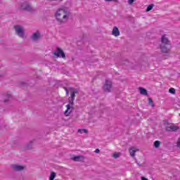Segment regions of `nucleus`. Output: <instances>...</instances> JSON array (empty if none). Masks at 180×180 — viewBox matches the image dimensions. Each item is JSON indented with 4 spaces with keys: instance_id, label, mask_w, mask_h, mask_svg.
Returning a JSON list of instances; mask_svg holds the SVG:
<instances>
[{
    "instance_id": "1",
    "label": "nucleus",
    "mask_w": 180,
    "mask_h": 180,
    "mask_svg": "<svg viewBox=\"0 0 180 180\" xmlns=\"http://www.w3.org/2000/svg\"><path fill=\"white\" fill-rule=\"evenodd\" d=\"M68 15H70V11H68V8H65L57 11L55 16L59 23H65L68 20Z\"/></svg>"
},
{
    "instance_id": "2",
    "label": "nucleus",
    "mask_w": 180,
    "mask_h": 180,
    "mask_svg": "<svg viewBox=\"0 0 180 180\" xmlns=\"http://www.w3.org/2000/svg\"><path fill=\"white\" fill-rule=\"evenodd\" d=\"M171 47V43L168 38L165 35H162L161 38V44L160 45V49L162 53H169V48Z\"/></svg>"
},
{
    "instance_id": "3",
    "label": "nucleus",
    "mask_w": 180,
    "mask_h": 180,
    "mask_svg": "<svg viewBox=\"0 0 180 180\" xmlns=\"http://www.w3.org/2000/svg\"><path fill=\"white\" fill-rule=\"evenodd\" d=\"M20 9H22V11H26V12H30V13H34V12H36V11L33 9V7H32L30 3L27 1L21 3Z\"/></svg>"
},
{
    "instance_id": "4",
    "label": "nucleus",
    "mask_w": 180,
    "mask_h": 180,
    "mask_svg": "<svg viewBox=\"0 0 180 180\" xmlns=\"http://www.w3.org/2000/svg\"><path fill=\"white\" fill-rule=\"evenodd\" d=\"M69 91L70 92V97H69V101L71 105H74V101H75V94H78V91L74 87H69Z\"/></svg>"
},
{
    "instance_id": "5",
    "label": "nucleus",
    "mask_w": 180,
    "mask_h": 180,
    "mask_svg": "<svg viewBox=\"0 0 180 180\" xmlns=\"http://www.w3.org/2000/svg\"><path fill=\"white\" fill-rule=\"evenodd\" d=\"M15 33L20 37L21 39L25 38V31L23 30V28L20 25H15L14 27Z\"/></svg>"
},
{
    "instance_id": "6",
    "label": "nucleus",
    "mask_w": 180,
    "mask_h": 180,
    "mask_svg": "<svg viewBox=\"0 0 180 180\" xmlns=\"http://www.w3.org/2000/svg\"><path fill=\"white\" fill-rule=\"evenodd\" d=\"M53 56H55L56 58H58L60 57L65 58V53H64V51H63L60 47L56 48V51L53 53Z\"/></svg>"
},
{
    "instance_id": "7",
    "label": "nucleus",
    "mask_w": 180,
    "mask_h": 180,
    "mask_svg": "<svg viewBox=\"0 0 180 180\" xmlns=\"http://www.w3.org/2000/svg\"><path fill=\"white\" fill-rule=\"evenodd\" d=\"M112 89V82L106 79L105 83L103 87V89L105 92H110V89Z\"/></svg>"
},
{
    "instance_id": "8",
    "label": "nucleus",
    "mask_w": 180,
    "mask_h": 180,
    "mask_svg": "<svg viewBox=\"0 0 180 180\" xmlns=\"http://www.w3.org/2000/svg\"><path fill=\"white\" fill-rule=\"evenodd\" d=\"M41 39V34L39 31H37L36 32L32 34V36L31 37V39L32 41H37Z\"/></svg>"
},
{
    "instance_id": "9",
    "label": "nucleus",
    "mask_w": 180,
    "mask_h": 180,
    "mask_svg": "<svg viewBox=\"0 0 180 180\" xmlns=\"http://www.w3.org/2000/svg\"><path fill=\"white\" fill-rule=\"evenodd\" d=\"M167 131H176L178 130V127L174 125V124H169L166 127Z\"/></svg>"
},
{
    "instance_id": "10",
    "label": "nucleus",
    "mask_w": 180,
    "mask_h": 180,
    "mask_svg": "<svg viewBox=\"0 0 180 180\" xmlns=\"http://www.w3.org/2000/svg\"><path fill=\"white\" fill-rule=\"evenodd\" d=\"M11 168L13 169V171L16 172L23 171V169H25V167L19 165H13Z\"/></svg>"
},
{
    "instance_id": "11",
    "label": "nucleus",
    "mask_w": 180,
    "mask_h": 180,
    "mask_svg": "<svg viewBox=\"0 0 180 180\" xmlns=\"http://www.w3.org/2000/svg\"><path fill=\"white\" fill-rule=\"evenodd\" d=\"M112 34L113 36H115V37H117V36H120V31H119V28H117V27H114Z\"/></svg>"
},
{
    "instance_id": "12",
    "label": "nucleus",
    "mask_w": 180,
    "mask_h": 180,
    "mask_svg": "<svg viewBox=\"0 0 180 180\" xmlns=\"http://www.w3.org/2000/svg\"><path fill=\"white\" fill-rule=\"evenodd\" d=\"M139 90L140 91L141 95H144L145 96H148V92H147V89L143 87H139Z\"/></svg>"
},
{
    "instance_id": "13",
    "label": "nucleus",
    "mask_w": 180,
    "mask_h": 180,
    "mask_svg": "<svg viewBox=\"0 0 180 180\" xmlns=\"http://www.w3.org/2000/svg\"><path fill=\"white\" fill-rule=\"evenodd\" d=\"M35 140L31 141L28 144L25 146V150H32L33 148V144Z\"/></svg>"
},
{
    "instance_id": "14",
    "label": "nucleus",
    "mask_w": 180,
    "mask_h": 180,
    "mask_svg": "<svg viewBox=\"0 0 180 180\" xmlns=\"http://www.w3.org/2000/svg\"><path fill=\"white\" fill-rule=\"evenodd\" d=\"M72 160H73V161H84V156L77 155L72 158Z\"/></svg>"
},
{
    "instance_id": "15",
    "label": "nucleus",
    "mask_w": 180,
    "mask_h": 180,
    "mask_svg": "<svg viewBox=\"0 0 180 180\" xmlns=\"http://www.w3.org/2000/svg\"><path fill=\"white\" fill-rule=\"evenodd\" d=\"M77 133H80V134H82L83 133L88 134L89 131H88V129H79L77 130Z\"/></svg>"
},
{
    "instance_id": "16",
    "label": "nucleus",
    "mask_w": 180,
    "mask_h": 180,
    "mask_svg": "<svg viewBox=\"0 0 180 180\" xmlns=\"http://www.w3.org/2000/svg\"><path fill=\"white\" fill-rule=\"evenodd\" d=\"M136 149L134 148H131L129 149V153L131 155V157H134V155H136Z\"/></svg>"
},
{
    "instance_id": "17",
    "label": "nucleus",
    "mask_w": 180,
    "mask_h": 180,
    "mask_svg": "<svg viewBox=\"0 0 180 180\" xmlns=\"http://www.w3.org/2000/svg\"><path fill=\"white\" fill-rule=\"evenodd\" d=\"M19 86L20 88H23V89H25V88H27L28 84L26 82H21L19 84Z\"/></svg>"
},
{
    "instance_id": "18",
    "label": "nucleus",
    "mask_w": 180,
    "mask_h": 180,
    "mask_svg": "<svg viewBox=\"0 0 180 180\" xmlns=\"http://www.w3.org/2000/svg\"><path fill=\"white\" fill-rule=\"evenodd\" d=\"M74 104H71L70 101H69V104H68L66 105L67 110L64 112V113H68V111L70 110L71 107Z\"/></svg>"
},
{
    "instance_id": "19",
    "label": "nucleus",
    "mask_w": 180,
    "mask_h": 180,
    "mask_svg": "<svg viewBox=\"0 0 180 180\" xmlns=\"http://www.w3.org/2000/svg\"><path fill=\"white\" fill-rule=\"evenodd\" d=\"M162 143L161 141H155L154 142V147L155 148H160V146H161Z\"/></svg>"
},
{
    "instance_id": "20",
    "label": "nucleus",
    "mask_w": 180,
    "mask_h": 180,
    "mask_svg": "<svg viewBox=\"0 0 180 180\" xmlns=\"http://www.w3.org/2000/svg\"><path fill=\"white\" fill-rule=\"evenodd\" d=\"M62 117L63 119V120H68V119H70V113H64L63 115H62Z\"/></svg>"
},
{
    "instance_id": "21",
    "label": "nucleus",
    "mask_w": 180,
    "mask_h": 180,
    "mask_svg": "<svg viewBox=\"0 0 180 180\" xmlns=\"http://www.w3.org/2000/svg\"><path fill=\"white\" fill-rule=\"evenodd\" d=\"M56 175L57 174H56V172H51V174H50V176H49V180H54Z\"/></svg>"
},
{
    "instance_id": "22",
    "label": "nucleus",
    "mask_w": 180,
    "mask_h": 180,
    "mask_svg": "<svg viewBox=\"0 0 180 180\" xmlns=\"http://www.w3.org/2000/svg\"><path fill=\"white\" fill-rule=\"evenodd\" d=\"M153 8H154V4H150L149 6H148L147 8H146V12H150V11L153 10Z\"/></svg>"
},
{
    "instance_id": "23",
    "label": "nucleus",
    "mask_w": 180,
    "mask_h": 180,
    "mask_svg": "<svg viewBox=\"0 0 180 180\" xmlns=\"http://www.w3.org/2000/svg\"><path fill=\"white\" fill-rule=\"evenodd\" d=\"M6 97L7 98L6 99H4V103H7V102H9V98H11V94H6Z\"/></svg>"
},
{
    "instance_id": "24",
    "label": "nucleus",
    "mask_w": 180,
    "mask_h": 180,
    "mask_svg": "<svg viewBox=\"0 0 180 180\" xmlns=\"http://www.w3.org/2000/svg\"><path fill=\"white\" fill-rule=\"evenodd\" d=\"M148 103H149V105H150V106H152V108H154V101H153V98H149Z\"/></svg>"
},
{
    "instance_id": "25",
    "label": "nucleus",
    "mask_w": 180,
    "mask_h": 180,
    "mask_svg": "<svg viewBox=\"0 0 180 180\" xmlns=\"http://www.w3.org/2000/svg\"><path fill=\"white\" fill-rule=\"evenodd\" d=\"M169 94H172V95H175V94H176L175 89H174V88H170V89H169Z\"/></svg>"
},
{
    "instance_id": "26",
    "label": "nucleus",
    "mask_w": 180,
    "mask_h": 180,
    "mask_svg": "<svg viewBox=\"0 0 180 180\" xmlns=\"http://www.w3.org/2000/svg\"><path fill=\"white\" fill-rule=\"evenodd\" d=\"M114 158H119L120 157V153H115L113 154Z\"/></svg>"
},
{
    "instance_id": "27",
    "label": "nucleus",
    "mask_w": 180,
    "mask_h": 180,
    "mask_svg": "<svg viewBox=\"0 0 180 180\" xmlns=\"http://www.w3.org/2000/svg\"><path fill=\"white\" fill-rule=\"evenodd\" d=\"M64 89L66 92V96H68V95H70V91H68V89L67 87H64Z\"/></svg>"
},
{
    "instance_id": "28",
    "label": "nucleus",
    "mask_w": 180,
    "mask_h": 180,
    "mask_svg": "<svg viewBox=\"0 0 180 180\" xmlns=\"http://www.w3.org/2000/svg\"><path fill=\"white\" fill-rule=\"evenodd\" d=\"M105 2H119V1L118 0H105Z\"/></svg>"
},
{
    "instance_id": "29",
    "label": "nucleus",
    "mask_w": 180,
    "mask_h": 180,
    "mask_svg": "<svg viewBox=\"0 0 180 180\" xmlns=\"http://www.w3.org/2000/svg\"><path fill=\"white\" fill-rule=\"evenodd\" d=\"M48 82L49 84V85H51V84H53V79H48Z\"/></svg>"
},
{
    "instance_id": "30",
    "label": "nucleus",
    "mask_w": 180,
    "mask_h": 180,
    "mask_svg": "<svg viewBox=\"0 0 180 180\" xmlns=\"http://www.w3.org/2000/svg\"><path fill=\"white\" fill-rule=\"evenodd\" d=\"M133 2H134V0H128V4L129 5H132Z\"/></svg>"
},
{
    "instance_id": "31",
    "label": "nucleus",
    "mask_w": 180,
    "mask_h": 180,
    "mask_svg": "<svg viewBox=\"0 0 180 180\" xmlns=\"http://www.w3.org/2000/svg\"><path fill=\"white\" fill-rule=\"evenodd\" d=\"M95 153H96V154H99V153H101V150L97 148V149H96Z\"/></svg>"
},
{
    "instance_id": "32",
    "label": "nucleus",
    "mask_w": 180,
    "mask_h": 180,
    "mask_svg": "<svg viewBox=\"0 0 180 180\" xmlns=\"http://www.w3.org/2000/svg\"><path fill=\"white\" fill-rule=\"evenodd\" d=\"M141 180H148V179H147V178H146L144 176L141 177Z\"/></svg>"
},
{
    "instance_id": "33",
    "label": "nucleus",
    "mask_w": 180,
    "mask_h": 180,
    "mask_svg": "<svg viewBox=\"0 0 180 180\" xmlns=\"http://www.w3.org/2000/svg\"><path fill=\"white\" fill-rule=\"evenodd\" d=\"M138 165H139V167H141V165L140 163H138Z\"/></svg>"
},
{
    "instance_id": "34",
    "label": "nucleus",
    "mask_w": 180,
    "mask_h": 180,
    "mask_svg": "<svg viewBox=\"0 0 180 180\" xmlns=\"http://www.w3.org/2000/svg\"><path fill=\"white\" fill-rule=\"evenodd\" d=\"M2 77V75H0V77Z\"/></svg>"
}]
</instances>
